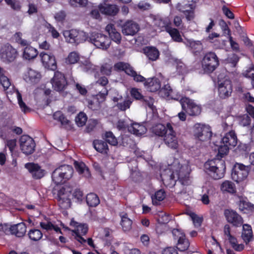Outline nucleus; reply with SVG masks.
Instances as JSON below:
<instances>
[{
    "mask_svg": "<svg viewBox=\"0 0 254 254\" xmlns=\"http://www.w3.org/2000/svg\"><path fill=\"white\" fill-rule=\"evenodd\" d=\"M18 52L12 46L6 44L2 46L0 50V58L6 64L13 62L18 56Z\"/></svg>",
    "mask_w": 254,
    "mask_h": 254,
    "instance_id": "nucleus-10",
    "label": "nucleus"
},
{
    "mask_svg": "<svg viewBox=\"0 0 254 254\" xmlns=\"http://www.w3.org/2000/svg\"><path fill=\"white\" fill-rule=\"evenodd\" d=\"M69 2L74 7H85L88 3V0H69Z\"/></svg>",
    "mask_w": 254,
    "mask_h": 254,
    "instance_id": "nucleus-63",
    "label": "nucleus"
},
{
    "mask_svg": "<svg viewBox=\"0 0 254 254\" xmlns=\"http://www.w3.org/2000/svg\"><path fill=\"white\" fill-rule=\"evenodd\" d=\"M25 166L35 179H40L45 175V171L37 164L29 163L26 164Z\"/></svg>",
    "mask_w": 254,
    "mask_h": 254,
    "instance_id": "nucleus-22",
    "label": "nucleus"
},
{
    "mask_svg": "<svg viewBox=\"0 0 254 254\" xmlns=\"http://www.w3.org/2000/svg\"><path fill=\"white\" fill-rule=\"evenodd\" d=\"M221 190L230 193H235L236 192V187L234 183L229 181H224L221 186Z\"/></svg>",
    "mask_w": 254,
    "mask_h": 254,
    "instance_id": "nucleus-43",
    "label": "nucleus"
},
{
    "mask_svg": "<svg viewBox=\"0 0 254 254\" xmlns=\"http://www.w3.org/2000/svg\"><path fill=\"white\" fill-rule=\"evenodd\" d=\"M64 35L66 41L72 44H79L85 41L87 39L86 34L82 31L75 29L65 31Z\"/></svg>",
    "mask_w": 254,
    "mask_h": 254,
    "instance_id": "nucleus-13",
    "label": "nucleus"
},
{
    "mask_svg": "<svg viewBox=\"0 0 254 254\" xmlns=\"http://www.w3.org/2000/svg\"><path fill=\"white\" fill-rule=\"evenodd\" d=\"M16 95L18 104L22 111L24 113L28 112L30 111V109L26 106L25 103L22 101L21 95L18 91H16Z\"/></svg>",
    "mask_w": 254,
    "mask_h": 254,
    "instance_id": "nucleus-59",
    "label": "nucleus"
},
{
    "mask_svg": "<svg viewBox=\"0 0 254 254\" xmlns=\"http://www.w3.org/2000/svg\"><path fill=\"white\" fill-rule=\"evenodd\" d=\"M40 226L42 229L46 230L47 231L54 230L57 233H62L60 228L57 226L54 225L51 222H41L40 223Z\"/></svg>",
    "mask_w": 254,
    "mask_h": 254,
    "instance_id": "nucleus-48",
    "label": "nucleus"
},
{
    "mask_svg": "<svg viewBox=\"0 0 254 254\" xmlns=\"http://www.w3.org/2000/svg\"><path fill=\"white\" fill-rule=\"evenodd\" d=\"M20 146L22 152L26 155L33 153L35 150V143L28 135H22L20 139Z\"/></svg>",
    "mask_w": 254,
    "mask_h": 254,
    "instance_id": "nucleus-15",
    "label": "nucleus"
},
{
    "mask_svg": "<svg viewBox=\"0 0 254 254\" xmlns=\"http://www.w3.org/2000/svg\"><path fill=\"white\" fill-rule=\"evenodd\" d=\"M105 29L108 33L112 40L118 44L120 43L121 41V34L117 31L114 25L112 24H108L106 26Z\"/></svg>",
    "mask_w": 254,
    "mask_h": 254,
    "instance_id": "nucleus-32",
    "label": "nucleus"
},
{
    "mask_svg": "<svg viewBox=\"0 0 254 254\" xmlns=\"http://www.w3.org/2000/svg\"><path fill=\"white\" fill-rule=\"evenodd\" d=\"M70 225L74 228V229L72 230V236L74 237V239L81 244H85L86 240L82 236L85 235L88 232L87 225L79 224L73 220L70 221Z\"/></svg>",
    "mask_w": 254,
    "mask_h": 254,
    "instance_id": "nucleus-12",
    "label": "nucleus"
},
{
    "mask_svg": "<svg viewBox=\"0 0 254 254\" xmlns=\"http://www.w3.org/2000/svg\"><path fill=\"white\" fill-rule=\"evenodd\" d=\"M104 138L106 141L112 145H116L118 143L117 139L111 131H108L105 133Z\"/></svg>",
    "mask_w": 254,
    "mask_h": 254,
    "instance_id": "nucleus-54",
    "label": "nucleus"
},
{
    "mask_svg": "<svg viewBox=\"0 0 254 254\" xmlns=\"http://www.w3.org/2000/svg\"><path fill=\"white\" fill-rule=\"evenodd\" d=\"M40 57L41 62L45 67L52 70H55L57 68L56 61L53 55L41 52L40 54Z\"/></svg>",
    "mask_w": 254,
    "mask_h": 254,
    "instance_id": "nucleus-20",
    "label": "nucleus"
},
{
    "mask_svg": "<svg viewBox=\"0 0 254 254\" xmlns=\"http://www.w3.org/2000/svg\"><path fill=\"white\" fill-rule=\"evenodd\" d=\"M112 69V64L110 63H106L102 65L100 68V71L103 74L110 75L111 74Z\"/></svg>",
    "mask_w": 254,
    "mask_h": 254,
    "instance_id": "nucleus-55",
    "label": "nucleus"
},
{
    "mask_svg": "<svg viewBox=\"0 0 254 254\" xmlns=\"http://www.w3.org/2000/svg\"><path fill=\"white\" fill-rule=\"evenodd\" d=\"M41 77V75L38 71L30 68L25 73L24 79L26 82L34 84L38 83Z\"/></svg>",
    "mask_w": 254,
    "mask_h": 254,
    "instance_id": "nucleus-25",
    "label": "nucleus"
},
{
    "mask_svg": "<svg viewBox=\"0 0 254 254\" xmlns=\"http://www.w3.org/2000/svg\"><path fill=\"white\" fill-rule=\"evenodd\" d=\"M114 68L116 71H124L125 73H127V64L123 62L117 63L114 64Z\"/></svg>",
    "mask_w": 254,
    "mask_h": 254,
    "instance_id": "nucleus-62",
    "label": "nucleus"
},
{
    "mask_svg": "<svg viewBox=\"0 0 254 254\" xmlns=\"http://www.w3.org/2000/svg\"><path fill=\"white\" fill-rule=\"evenodd\" d=\"M250 168L242 163H236L232 170V179L237 183L244 181L248 177Z\"/></svg>",
    "mask_w": 254,
    "mask_h": 254,
    "instance_id": "nucleus-7",
    "label": "nucleus"
},
{
    "mask_svg": "<svg viewBox=\"0 0 254 254\" xmlns=\"http://www.w3.org/2000/svg\"><path fill=\"white\" fill-rule=\"evenodd\" d=\"M87 121V116L85 114L80 112L75 118V122L78 127L83 126Z\"/></svg>",
    "mask_w": 254,
    "mask_h": 254,
    "instance_id": "nucleus-57",
    "label": "nucleus"
},
{
    "mask_svg": "<svg viewBox=\"0 0 254 254\" xmlns=\"http://www.w3.org/2000/svg\"><path fill=\"white\" fill-rule=\"evenodd\" d=\"M204 168L206 173L214 180H219L224 176L226 167L223 160H208L205 163Z\"/></svg>",
    "mask_w": 254,
    "mask_h": 254,
    "instance_id": "nucleus-2",
    "label": "nucleus"
},
{
    "mask_svg": "<svg viewBox=\"0 0 254 254\" xmlns=\"http://www.w3.org/2000/svg\"><path fill=\"white\" fill-rule=\"evenodd\" d=\"M86 202L90 207H95L100 203L98 196L94 193H90L86 196Z\"/></svg>",
    "mask_w": 254,
    "mask_h": 254,
    "instance_id": "nucleus-44",
    "label": "nucleus"
},
{
    "mask_svg": "<svg viewBox=\"0 0 254 254\" xmlns=\"http://www.w3.org/2000/svg\"><path fill=\"white\" fill-rule=\"evenodd\" d=\"M237 140V136L234 131L231 130L226 133L221 139V144L218 149V155L221 157H223L228 153L229 149L236 146Z\"/></svg>",
    "mask_w": 254,
    "mask_h": 254,
    "instance_id": "nucleus-3",
    "label": "nucleus"
},
{
    "mask_svg": "<svg viewBox=\"0 0 254 254\" xmlns=\"http://www.w3.org/2000/svg\"><path fill=\"white\" fill-rule=\"evenodd\" d=\"M53 118L55 120L60 122L63 125H67L69 122V120L60 111L55 112L53 115Z\"/></svg>",
    "mask_w": 254,
    "mask_h": 254,
    "instance_id": "nucleus-52",
    "label": "nucleus"
},
{
    "mask_svg": "<svg viewBox=\"0 0 254 254\" xmlns=\"http://www.w3.org/2000/svg\"><path fill=\"white\" fill-rule=\"evenodd\" d=\"M139 29L138 24L131 20H128V35H134Z\"/></svg>",
    "mask_w": 254,
    "mask_h": 254,
    "instance_id": "nucleus-49",
    "label": "nucleus"
},
{
    "mask_svg": "<svg viewBox=\"0 0 254 254\" xmlns=\"http://www.w3.org/2000/svg\"><path fill=\"white\" fill-rule=\"evenodd\" d=\"M181 105L182 110L187 113L190 116H197L201 113V106L196 104L194 100L188 97L182 99Z\"/></svg>",
    "mask_w": 254,
    "mask_h": 254,
    "instance_id": "nucleus-9",
    "label": "nucleus"
},
{
    "mask_svg": "<svg viewBox=\"0 0 254 254\" xmlns=\"http://www.w3.org/2000/svg\"><path fill=\"white\" fill-rule=\"evenodd\" d=\"M144 82L145 87L150 92H154L161 89V82L157 77L147 78Z\"/></svg>",
    "mask_w": 254,
    "mask_h": 254,
    "instance_id": "nucleus-24",
    "label": "nucleus"
},
{
    "mask_svg": "<svg viewBox=\"0 0 254 254\" xmlns=\"http://www.w3.org/2000/svg\"><path fill=\"white\" fill-rule=\"evenodd\" d=\"M193 136L195 138L200 141L210 140L212 135L211 127L207 125L196 123L193 129Z\"/></svg>",
    "mask_w": 254,
    "mask_h": 254,
    "instance_id": "nucleus-6",
    "label": "nucleus"
},
{
    "mask_svg": "<svg viewBox=\"0 0 254 254\" xmlns=\"http://www.w3.org/2000/svg\"><path fill=\"white\" fill-rule=\"evenodd\" d=\"M98 48L107 49L111 44V40L107 36L98 33L92 32L87 39Z\"/></svg>",
    "mask_w": 254,
    "mask_h": 254,
    "instance_id": "nucleus-8",
    "label": "nucleus"
},
{
    "mask_svg": "<svg viewBox=\"0 0 254 254\" xmlns=\"http://www.w3.org/2000/svg\"><path fill=\"white\" fill-rule=\"evenodd\" d=\"M0 84L4 90L7 93L12 94L15 90L14 86L11 84L10 79L5 75V71L0 67Z\"/></svg>",
    "mask_w": 254,
    "mask_h": 254,
    "instance_id": "nucleus-21",
    "label": "nucleus"
},
{
    "mask_svg": "<svg viewBox=\"0 0 254 254\" xmlns=\"http://www.w3.org/2000/svg\"><path fill=\"white\" fill-rule=\"evenodd\" d=\"M229 240V242L231 246V247L234 249L237 252H241L242 251L244 248L245 246L243 244H238L237 243V240L236 237L232 235L230 237L227 238Z\"/></svg>",
    "mask_w": 254,
    "mask_h": 254,
    "instance_id": "nucleus-47",
    "label": "nucleus"
},
{
    "mask_svg": "<svg viewBox=\"0 0 254 254\" xmlns=\"http://www.w3.org/2000/svg\"><path fill=\"white\" fill-rule=\"evenodd\" d=\"M42 232L39 229H32L28 232L29 238L33 242H38L43 237Z\"/></svg>",
    "mask_w": 254,
    "mask_h": 254,
    "instance_id": "nucleus-41",
    "label": "nucleus"
},
{
    "mask_svg": "<svg viewBox=\"0 0 254 254\" xmlns=\"http://www.w3.org/2000/svg\"><path fill=\"white\" fill-rule=\"evenodd\" d=\"M130 179L133 182L139 183L143 181V177L138 171H133L130 175Z\"/></svg>",
    "mask_w": 254,
    "mask_h": 254,
    "instance_id": "nucleus-60",
    "label": "nucleus"
},
{
    "mask_svg": "<svg viewBox=\"0 0 254 254\" xmlns=\"http://www.w3.org/2000/svg\"><path fill=\"white\" fill-rule=\"evenodd\" d=\"M164 185L169 188H172L176 183V177L174 172L170 170H166L160 175Z\"/></svg>",
    "mask_w": 254,
    "mask_h": 254,
    "instance_id": "nucleus-19",
    "label": "nucleus"
},
{
    "mask_svg": "<svg viewBox=\"0 0 254 254\" xmlns=\"http://www.w3.org/2000/svg\"><path fill=\"white\" fill-rule=\"evenodd\" d=\"M6 3L15 11H19L21 6L20 2L16 0H4Z\"/></svg>",
    "mask_w": 254,
    "mask_h": 254,
    "instance_id": "nucleus-58",
    "label": "nucleus"
},
{
    "mask_svg": "<svg viewBox=\"0 0 254 254\" xmlns=\"http://www.w3.org/2000/svg\"><path fill=\"white\" fill-rule=\"evenodd\" d=\"M167 33H169L174 42L178 43L183 42V39L178 29L171 27L170 29L167 30Z\"/></svg>",
    "mask_w": 254,
    "mask_h": 254,
    "instance_id": "nucleus-42",
    "label": "nucleus"
},
{
    "mask_svg": "<svg viewBox=\"0 0 254 254\" xmlns=\"http://www.w3.org/2000/svg\"><path fill=\"white\" fill-rule=\"evenodd\" d=\"M73 174V169L71 166L62 165L53 171L52 180L57 185L62 184L71 179Z\"/></svg>",
    "mask_w": 254,
    "mask_h": 254,
    "instance_id": "nucleus-4",
    "label": "nucleus"
},
{
    "mask_svg": "<svg viewBox=\"0 0 254 254\" xmlns=\"http://www.w3.org/2000/svg\"><path fill=\"white\" fill-rule=\"evenodd\" d=\"M183 168H181L179 172L177 173V177L179 181L183 185H188L189 181V173H187L185 175L182 174V170Z\"/></svg>",
    "mask_w": 254,
    "mask_h": 254,
    "instance_id": "nucleus-53",
    "label": "nucleus"
},
{
    "mask_svg": "<svg viewBox=\"0 0 254 254\" xmlns=\"http://www.w3.org/2000/svg\"><path fill=\"white\" fill-rule=\"evenodd\" d=\"M72 195L73 198L76 200V201L79 203L81 202L84 198L83 192L78 189L73 191Z\"/></svg>",
    "mask_w": 254,
    "mask_h": 254,
    "instance_id": "nucleus-64",
    "label": "nucleus"
},
{
    "mask_svg": "<svg viewBox=\"0 0 254 254\" xmlns=\"http://www.w3.org/2000/svg\"><path fill=\"white\" fill-rule=\"evenodd\" d=\"M152 132L156 135L163 137L165 143L169 147L176 149L178 147V140L176 132L171 124L168 123L166 126L158 124L152 128Z\"/></svg>",
    "mask_w": 254,
    "mask_h": 254,
    "instance_id": "nucleus-1",
    "label": "nucleus"
},
{
    "mask_svg": "<svg viewBox=\"0 0 254 254\" xmlns=\"http://www.w3.org/2000/svg\"><path fill=\"white\" fill-rule=\"evenodd\" d=\"M165 195L166 193L164 190H160L157 191L154 195L152 196L153 203L157 205L160 201H162L165 198Z\"/></svg>",
    "mask_w": 254,
    "mask_h": 254,
    "instance_id": "nucleus-50",
    "label": "nucleus"
},
{
    "mask_svg": "<svg viewBox=\"0 0 254 254\" xmlns=\"http://www.w3.org/2000/svg\"><path fill=\"white\" fill-rule=\"evenodd\" d=\"M143 53L149 60H157L160 55L158 50L154 47H146L143 49Z\"/></svg>",
    "mask_w": 254,
    "mask_h": 254,
    "instance_id": "nucleus-33",
    "label": "nucleus"
},
{
    "mask_svg": "<svg viewBox=\"0 0 254 254\" xmlns=\"http://www.w3.org/2000/svg\"><path fill=\"white\" fill-rule=\"evenodd\" d=\"M174 63L176 65V72L177 75L184 76L188 73L187 66L181 60L176 59Z\"/></svg>",
    "mask_w": 254,
    "mask_h": 254,
    "instance_id": "nucleus-36",
    "label": "nucleus"
},
{
    "mask_svg": "<svg viewBox=\"0 0 254 254\" xmlns=\"http://www.w3.org/2000/svg\"><path fill=\"white\" fill-rule=\"evenodd\" d=\"M242 75L244 77L251 80V85L253 88H254V65L251 64L250 67L242 72Z\"/></svg>",
    "mask_w": 254,
    "mask_h": 254,
    "instance_id": "nucleus-46",
    "label": "nucleus"
},
{
    "mask_svg": "<svg viewBox=\"0 0 254 254\" xmlns=\"http://www.w3.org/2000/svg\"><path fill=\"white\" fill-rule=\"evenodd\" d=\"M94 148L101 153H107L108 146L107 143L101 140H95L93 141Z\"/></svg>",
    "mask_w": 254,
    "mask_h": 254,
    "instance_id": "nucleus-39",
    "label": "nucleus"
},
{
    "mask_svg": "<svg viewBox=\"0 0 254 254\" xmlns=\"http://www.w3.org/2000/svg\"><path fill=\"white\" fill-rule=\"evenodd\" d=\"M233 91L232 82L229 79L218 81V96L222 99H225L231 96Z\"/></svg>",
    "mask_w": 254,
    "mask_h": 254,
    "instance_id": "nucleus-14",
    "label": "nucleus"
},
{
    "mask_svg": "<svg viewBox=\"0 0 254 254\" xmlns=\"http://www.w3.org/2000/svg\"><path fill=\"white\" fill-rule=\"evenodd\" d=\"M224 26H223V30L224 31V33L225 34H227L229 36V42L231 46V48L236 51H239V44L235 42L233 40L232 37L231 36V31L228 27V26L227 25V24L223 21Z\"/></svg>",
    "mask_w": 254,
    "mask_h": 254,
    "instance_id": "nucleus-40",
    "label": "nucleus"
},
{
    "mask_svg": "<svg viewBox=\"0 0 254 254\" xmlns=\"http://www.w3.org/2000/svg\"><path fill=\"white\" fill-rule=\"evenodd\" d=\"M147 130L146 128L142 124L132 123L130 126H128V131L136 136L141 135L145 133Z\"/></svg>",
    "mask_w": 254,
    "mask_h": 254,
    "instance_id": "nucleus-31",
    "label": "nucleus"
},
{
    "mask_svg": "<svg viewBox=\"0 0 254 254\" xmlns=\"http://www.w3.org/2000/svg\"><path fill=\"white\" fill-rule=\"evenodd\" d=\"M74 164L75 169L79 174H82L84 177L86 178L90 176L89 170L84 163L82 162H78L77 161H75Z\"/></svg>",
    "mask_w": 254,
    "mask_h": 254,
    "instance_id": "nucleus-38",
    "label": "nucleus"
},
{
    "mask_svg": "<svg viewBox=\"0 0 254 254\" xmlns=\"http://www.w3.org/2000/svg\"><path fill=\"white\" fill-rule=\"evenodd\" d=\"M99 9L102 13L109 15H115L119 10L116 5L107 3L99 5Z\"/></svg>",
    "mask_w": 254,
    "mask_h": 254,
    "instance_id": "nucleus-27",
    "label": "nucleus"
},
{
    "mask_svg": "<svg viewBox=\"0 0 254 254\" xmlns=\"http://www.w3.org/2000/svg\"><path fill=\"white\" fill-rule=\"evenodd\" d=\"M70 193L64 188L60 189L58 193V200L59 206L62 209H67L70 207L71 202L69 197Z\"/></svg>",
    "mask_w": 254,
    "mask_h": 254,
    "instance_id": "nucleus-18",
    "label": "nucleus"
},
{
    "mask_svg": "<svg viewBox=\"0 0 254 254\" xmlns=\"http://www.w3.org/2000/svg\"><path fill=\"white\" fill-rule=\"evenodd\" d=\"M88 106L92 110H97L100 107V103L97 98H93L88 101Z\"/></svg>",
    "mask_w": 254,
    "mask_h": 254,
    "instance_id": "nucleus-61",
    "label": "nucleus"
},
{
    "mask_svg": "<svg viewBox=\"0 0 254 254\" xmlns=\"http://www.w3.org/2000/svg\"><path fill=\"white\" fill-rule=\"evenodd\" d=\"M26 232V227L24 223H20L13 226L11 228V234L18 237H23Z\"/></svg>",
    "mask_w": 254,
    "mask_h": 254,
    "instance_id": "nucleus-34",
    "label": "nucleus"
},
{
    "mask_svg": "<svg viewBox=\"0 0 254 254\" xmlns=\"http://www.w3.org/2000/svg\"><path fill=\"white\" fill-rule=\"evenodd\" d=\"M194 55H198L203 50V45L200 41L187 39L184 42Z\"/></svg>",
    "mask_w": 254,
    "mask_h": 254,
    "instance_id": "nucleus-23",
    "label": "nucleus"
},
{
    "mask_svg": "<svg viewBox=\"0 0 254 254\" xmlns=\"http://www.w3.org/2000/svg\"><path fill=\"white\" fill-rule=\"evenodd\" d=\"M172 233L174 240L177 242L178 250L181 252L187 250L190 246V242L184 231L180 229H173Z\"/></svg>",
    "mask_w": 254,
    "mask_h": 254,
    "instance_id": "nucleus-11",
    "label": "nucleus"
},
{
    "mask_svg": "<svg viewBox=\"0 0 254 254\" xmlns=\"http://www.w3.org/2000/svg\"><path fill=\"white\" fill-rule=\"evenodd\" d=\"M131 96L136 100H142L148 105L149 107L152 109V100L151 96H143L139 90L135 88H132L130 90Z\"/></svg>",
    "mask_w": 254,
    "mask_h": 254,
    "instance_id": "nucleus-29",
    "label": "nucleus"
},
{
    "mask_svg": "<svg viewBox=\"0 0 254 254\" xmlns=\"http://www.w3.org/2000/svg\"><path fill=\"white\" fill-rule=\"evenodd\" d=\"M189 216L191 218L195 227H199L201 226L203 220L202 216H199L194 212H190L189 214Z\"/></svg>",
    "mask_w": 254,
    "mask_h": 254,
    "instance_id": "nucleus-51",
    "label": "nucleus"
},
{
    "mask_svg": "<svg viewBox=\"0 0 254 254\" xmlns=\"http://www.w3.org/2000/svg\"><path fill=\"white\" fill-rule=\"evenodd\" d=\"M154 25L158 28L160 31L167 30L171 27V22L168 17L156 18L154 20Z\"/></svg>",
    "mask_w": 254,
    "mask_h": 254,
    "instance_id": "nucleus-26",
    "label": "nucleus"
},
{
    "mask_svg": "<svg viewBox=\"0 0 254 254\" xmlns=\"http://www.w3.org/2000/svg\"><path fill=\"white\" fill-rule=\"evenodd\" d=\"M51 82L53 88L57 91L64 90L67 85V82L64 75L59 71L55 72L54 76L51 80Z\"/></svg>",
    "mask_w": 254,
    "mask_h": 254,
    "instance_id": "nucleus-17",
    "label": "nucleus"
},
{
    "mask_svg": "<svg viewBox=\"0 0 254 254\" xmlns=\"http://www.w3.org/2000/svg\"><path fill=\"white\" fill-rule=\"evenodd\" d=\"M128 76L132 78V79L136 82H144L146 78L138 73L129 64H128Z\"/></svg>",
    "mask_w": 254,
    "mask_h": 254,
    "instance_id": "nucleus-37",
    "label": "nucleus"
},
{
    "mask_svg": "<svg viewBox=\"0 0 254 254\" xmlns=\"http://www.w3.org/2000/svg\"><path fill=\"white\" fill-rule=\"evenodd\" d=\"M219 65L218 57L214 52L206 53L201 61V66L203 72L206 74L212 73Z\"/></svg>",
    "mask_w": 254,
    "mask_h": 254,
    "instance_id": "nucleus-5",
    "label": "nucleus"
},
{
    "mask_svg": "<svg viewBox=\"0 0 254 254\" xmlns=\"http://www.w3.org/2000/svg\"><path fill=\"white\" fill-rule=\"evenodd\" d=\"M224 215L228 222L232 224L233 226L239 227L243 225V219L236 211L226 209L224 211Z\"/></svg>",
    "mask_w": 254,
    "mask_h": 254,
    "instance_id": "nucleus-16",
    "label": "nucleus"
},
{
    "mask_svg": "<svg viewBox=\"0 0 254 254\" xmlns=\"http://www.w3.org/2000/svg\"><path fill=\"white\" fill-rule=\"evenodd\" d=\"M80 55L78 53L73 51L70 52L65 59V63L68 64H75L78 62Z\"/></svg>",
    "mask_w": 254,
    "mask_h": 254,
    "instance_id": "nucleus-45",
    "label": "nucleus"
},
{
    "mask_svg": "<svg viewBox=\"0 0 254 254\" xmlns=\"http://www.w3.org/2000/svg\"><path fill=\"white\" fill-rule=\"evenodd\" d=\"M23 50V58L27 60L35 59L38 55V52L35 48L30 46L29 42L24 46Z\"/></svg>",
    "mask_w": 254,
    "mask_h": 254,
    "instance_id": "nucleus-28",
    "label": "nucleus"
},
{
    "mask_svg": "<svg viewBox=\"0 0 254 254\" xmlns=\"http://www.w3.org/2000/svg\"><path fill=\"white\" fill-rule=\"evenodd\" d=\"M238 205L240 211L244 213H248L254 210V205L250 202L247 198H241Z\"/></svg>",
    "mask_w": 254,
    "mask_h": 254,
    "instance_id": "nucleus-30",
    "label": "nucleus"
},
{
    "mask_svg": "<svg viewBox=\"0 0 254 254\" xmlns=\"http://www.w3.org/2000/svg\"><path fill=\"white\" fill-rule=\"evenodd\" d=\"M253 237L252 227L248 224H243L242 238L246 244H248Z\"/></svg>",
    "mask_w": 254,
    "mask_h": 254,
    "instance_id": "nucleus-35",
    "label": "nucleus"
},
{
    "mask_svg": "<svg viewBox=\"0 0 254 254\" xmlns=\"http://www.w3.org/2000/svg\"><path fill=\"white\" fill-rule=\"evenodd\" d=\"M43 26H44L45 30H47L48 32L51 33L53 38H57L60 35L59 32L50 24L47 22H44Z\"/></svg>",
    "mask_w": 254,
    "mask_h": 254,
    "instance_id": "nucleus-56",
    "label": "nucleus"
}]
</instances>
